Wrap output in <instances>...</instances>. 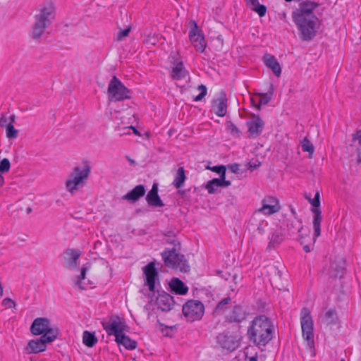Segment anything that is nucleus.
<instances>
[{"label": "nucleus", "mask_w": 361, "mask_h": 361, "mask_svg": "<svg viewBox=\"0 0 361 361\" xmlns=\"http://www.w3.org/2000/svg\"><path fill=\"white\" fill-rule=\"evenodd\" d=\"M319 6V4L304 1L299 4V7L292 13V18L299 31L300 38L302 41L312 40L316 35L318 18L313 11Z\"/></svg>", "instance_id": "nucleus-1"}, {"label": "nucleus", "mask_w": 361, "mask_h": 361, "mask_svg": "<svg viewBox=\"0 0 361 361\" xmlns=\"http://www.w3.org/2000/svg\"><path fill=\"white\" fill-rule=\"evenodd\" d=\"M274 327L272 322L265 315H259L247 329L249 340L258 348L264 347L274 337Z\"/></svg>", "instance_id": "nucleus-2"}, {"label": "nucleus", "mask_w": 361, "mask_h": 361, "mask_svg": "<svg viewBox=\"0 0 361 361\" xmlns=\"http://www.w3.org/2000/svg\"><path fill=\"white\" fill-rule=\"evenodd\" d=\"M56 8L51 1L43 4L39 13L34 16V23L30 32V37L38 40L44 34L46 28L49 27L55 18Z\"/></svg>", "instance_id": "nucleus-3"}, {"label": "nucleus", "mask_w": 361, "mask_h": 361, "mask_svg": "<svg viewBox=\"0 0 361 361\" xmlns=\"http://www.w3.org/2000/svg\"><path fill=\"white\" fill-rule=\"evenodd\" d=\"M90 172L91 167L87 161H84L81 165L75 166L65 182L66 190L71 194H74L86 184Z\"/></svg>", "instance_id": "nucleus-4"}, {"label": "nucleus", "mask_w": 361, "mask_h": 361, "mask_svg": "<svg viewBox=\"0 0 361 361\" xmlns=\"http://www.w3.org/2000/svg\"><path fill=\"white\" fill-rule=\"evenodd\" d=\"M180 248H165L161 252V257L164 265L170 269L179 271L182 273L189 272L190 267L184 255L180 253Z\"/></svg>", "instance_id": "nucleus-5"}, {"label": "nucleus", "mask_w": 361, "mask_h": 361, "mask_svg": "<svg viewBox=\"0 0 361 361\" xmlns=\"http://www.w3.org/2000/svg\"><path fill=\"white\" fill-rule=\"evenodd\" d=\"M102 325L106 334L109 336H114L116 339L129 330L125 319L116 314L111 315L108 320L102 321Z\"/></svg>", "instance_id": "nucleus-6"}, {"label": "nucleus", "mask_w": 361, "mask_h": 361, "mask_svg": "<svg viewBox=\"0 0 361 361\" xmlns=\"http://www.w3.org/2000/svg\"><path fill=\"white\" fill-rule=\"evenodd\" d=\"M300 323L303 338L307 341L310 348H314V324L310 311L303 307L300 313Z\"/></svg>", "instance_id": "nucleus-7"}, {"label": "nucleus", "mask_w": 361, "mask_h": 361, "mask_svg": "<svg viewBox=\"0 0 361 361\" xmlns=\"http://www.w3.org/2000/svg\"><path fill=\"white\" fill-rule=\"evenodd\" d=\"M109 99L111 102L130 99V90L116 77L113 76L108 85Z\"/></svg>", "instance_id": "nucleus-8"}, {"label": "nucleus", "mask_w": 361, "mask_h": 361, "mask_svg": "<svg viewBox=\"0 0 361 361\" xmlns=\"http://www.w3.org/2000/svg\"><path fill=\"white\" fill-rule=\"evenodd\" d=\"M183 314L190 322L200 319L204 312L203 304L195 300H190L182 307Z\"/></svg>", "instance_id": "nucleus-9"}, {"label": "nucleus", "mask_w": 361, "mask_h": 361, "mask_svg": "<svg viewBox=\"0 0 361 361\" xmlns=\"http://www.w3.org/2000/svg\"><path fill=\"white\" fill-rule=\"evenodd\" d=\"M190 23L191 28L189 32L190 40L192 44L194 46L195 49L197 51L202 53L204 52L207 46L204 35H202V32L199 30L197 24L195 20H192Z\"/></svg>", "instance_id": "nucleus-10"}, {"label": "nucleus", "mask_w": 361, "mask_h": 361, "mask_svg": "<svg viewBox=\"0 0 361 361\" xmlns=\"http://www.w3.org/2000/svg\"><path fill=\"white\" fill-rule=\"evenodd\" d=\"M145 279V285L147 286L150 292L155 291L156 281H159V274L157 270L155 262H151L142 268Z\"/></svg>", "instance_id": "nucleus-11"}, {"label": "nucleus", "mask_w": 361, "mask_h": 361, "mask_svg": "<svg viewBox=\"0 0 361 361\" xmlns=\"http://www.w3.org/2000/svg\"><path fill=\"white\" fill-rule=\"evenodd\" d=\"M156 305L164 312L170 311L177 305V302L174 300V298L169 293L162 291H158V295L156 299ZM178 305H180L178 304Z\"/></svg>", "instance_id": "nucleus-12"}, {"label": "nucleus", "mask_w": 361, "mask_h": 361, "mask_svg": "<svg viewBox=\"0 0 361 361\" xmlns=\"http://www.w3.org/2000/svg\"><path fill=\"white\" fill-rule=\"evenodd\" d=\"M217 343L224 349L228 351H233L239 346V341L235 336L228 333H221L216 336Z\"/></svg>", "instance_id": "nucleus-13"}, {"label": "nucleus", "mask_w": 361, "mask_h": 361, "mask_svg": "<svg viewBox=\"0 0 361 361\" xmlns=\"http://www.w3.org/2000/svg\"><path fill=\"white\" fill-rule=\"evenodd\" d=\"M251 117L252 119L247 121L246 125L248 128L250 137L255 138L262 133L264 128V122L258 115L252 114Z\"/></svg>", "instance_id": "nucleus-14"}, {"label": "nucleus", "mask_w": 361, "mask_h": 361, "mask_svg": "<svg viewBox=\"0 0 361 361\" xmlns=\"http://www.w3.org/2000/svg\"><path fill=\"white\" fill-rule=\"evenodd\" d=\"M279 209V201L272 196H268L262 200V207L257 212L265 215H271L278 212Z\"/></svg>", "instance_id": "nucleus-15"}, {"label": "nucleus", "mask_w": 361, "mask_h": 361, "mask_svg": "<svg viewBox=\"0 0 361 361\" xmlns=\"http://www.w3.org/2000/svg\"><path fill=\"white\" fill-rule=\"evenodd\" d=\"M212 106L214 113L219 117H223L227 112V98L224 91H221L216 99L212 101Z\"/></svg>", "instance_id": "nucleus-16"}, {"label": "nucleus", "mask_w": 361, "mask_h": 361, "mask_svg": "<svg viewBox=\"0 0 361 361\" xmlns=\"http://www.w3.org/2000/svg\"><path fill=\"white\" fill-rule=\"evenodd\" d=\"M49 326L50 320L49 319L46 317H38L33 321L30 326V331L33 335L42 336Z\"/></svg>", "instance_id": "nucleus-17"}, {"label": "nucleus", "mask_w": 361, "mask_h": 361, "mask_svg": "<svg viewBox=\"0 0 361 361\" xmlns=\"http://www.w3.org/2000/svg\"><path fill=\"white\" fill-rule=\"evenodd\" d=\"M47 344L42 337L30 340L25 348L27 354H36L44 352L47 349Z\"/></svg>", "instance_id": "nucleus-18"}, {"label": "nucleus", "mask_w": 361, "mask_h": 361, "mask_svg": "<svg viewBox=\"0 0 361 361\" xmlns=\"http://www.w3.org/2000/svg\"><path fill=\"white\" fill-rule=\"evenodd\" d=\"M158 185L154 183L151 190L148 192L146 196V201L149 206L154 207H161L164 206L163 201L161 200L158 194Z\"/></svg>", "instance_id": "nucleus-19"}, {"label": "nucleus", "mask_w": 361, "mask_h": 361, "mask_svg": "<svg viewBox=\"0 0 361 361\" xmlns=\"http://www.w3.org/2000/svg\"><path fill=\"white\" fill-rule=\"evenodd\" d=\"M80 255V252L74 249H67L63 253L66 267L69 269L77 267V261Z\"/></svg>", "instance_id": "nucleus-20"}, {"label": "nucleus", "mask_w": 361, "mask_h": 361, "mask_svg": "<svg viewBox=\"0 0 361 361\" xmlns=\"http://www.w3.org/2000/svg\"><path fill=\"white\" fill-rule=\"evenodd\" d=\"M146 190L143 185H137L130 192L122 197L123 200L135 202L145 195Z\"/></svg>", "instance_id": "nucleus-21"}, {"label": "nucleus", "mask_w": 361, "mask_h": 361, "mask_svg": "<svg viewBox=\"0 0 361 361\" xmlns=\"http://www.w3.org/2000/svg\"><path fill=\"white\" fill-rule=\"evenodd\" d=\"M231 185L230 180H226V178H213L209 180L204 188L207 190L209 194H214L219 187H228Z\"/></svg>", "instance_id": "nucleus-22"}, {"label": "nucleus", "mask_w": 361, "mask_h": 361, "mask_svg": "<svg viewBox=\"0 0 361 361\" xmlns=\"http://www.w3.org/2000/svg\"><path fill=\"white\" fill-rule=\"evenodd\" d=\"M313 213V228H314V238L313 244L314 243L316 238L321 234V222L322 220V212L319 208H312L311 209Z\"/></svg>", "instance_id": "nucleus-23"}, {"label": "nucleus", "mask_w": 361, "mask_h": 361, "mask_svg": "<svg viewBox=\"0 0 361 361\" xmlns=\"http://www.w3.org/2000/svg\"><path fill=\"white\" fill-rule=\"evenodd\" d=\"M263 59L264 64L272 71L276 76L279 77L281 74V67L276 58L271 54H267L264 56Z\"/></svg>", "instance_id": "nucleus-24"}, {"label": "nucleus", "mask_w": 361, "mask_h": 361, "mask_svg": "<svg viewBox=\"0 0 361 361\" xmlns=\"http://www.w3.org/2000/svg\"><path fill=\"white\" fill-rule=\"evenodd\" d=\"M245 319V314L240 305H235L229 314L226 316V319L229 322L240 323Z\"/></svg>", "instance_id": "nucleus-25"}, {"label": "nucleus", "mask_w": 361, "mask_h": 361, "mask_svg": "<svg viewBox=\"0 0 361 361\" xmlns=\"http://www.w3.org/2000/svg\"><path fill=\"white\" fill-rule=\"evenodd\" d=\"M269 242L267 245V250L274 249L279 246L283 240V235L281 228H276L273 231L271 236L269 237Z\"/></svg>", "instance_id": "nucleus-26"}, {"label": "nucleus", "mask_w": 361, "mask_h": 361, "mask_svg": "<svg viewBox=\"0 0 361 361\" xmlns=\"http://www.w3.org/2000/svg\"><path fill=\"white\" fill-rule=\"evenodd\" d=\"M169 286L171 290L178 295H185L188 291V288L178 278H173Z\"/></svg>", "instance_id": "nucleus-27"}, {"label": "nucleus", "mask_w": 361, "mask_h": 361, "mask_svg": "<svg viewBox=\"0 0 361 361\" xmlns=\"http://www.w3.org/2000/svg\"><path fill=\"white\" fill-rule=\"evenodd\" d=\"M188 74L182 61L174 62V66L172 68L171 77L175 80L184 78Z\"/></svg>", "instance_id": "nucleus-28"}, {"label": "nucleus", "mask_w": 361, "mask_h": 361, "mask_svg": "<svg viewBox=\"0 0 361 361\" xmlns=\"http://www.w3.org/2000/svg\"><path fill=\"white\" fill-rule=\"evenodd\" d=\"M115 341L118 345H122L128 350H134L137 348V342L125 335V334L120 336Z\"/></svg>", "instance_id": "nucleus-29"}, {"label": "nucleus", "mask_w": 361, "mask_h": 361, "mask_svg": "<svg viewBox=\"0 0 361 361\" xmlns=\"http://www.w3.org/2000/svg\"><path fill=\"white\" fill-rule=\"evenodd\" d=\"M274 91V87L273 84H270L269 89L266 93H260L259 96V102L258 105H255V106L259 110L260 106L262 105H265L269 102V101L271 99Z\"/></svg>", "instance_id": "nucleus-30"}, {"label": "nucleus", "mask_w": 361, "mask_h": 361, "mask_svg": "<svg viewBox=\"0 0 361 361\" xmlns=\"http://www.w3.org/2000/svg\"><path fill=\"white\" fill-rule=\"evenodd\" d=\"M186 180L185 171L183 167H179L175 174L173 185L180 189L184 184Z\"/></svg>", "instance_id": "nucleus-31"}, {"label": "nucleus", "mask_w": 361, "mask_h": 361, "mask_svg": "<svg viewBox=\"0 0 361 361\" xmlns=\"http://www.w3.org/2000/svg\"><path fill=\"white\" fill-rule=\"evenodd\" d=\"M248 7L253 11L256 12L260 17L265 16L267 13V7L260 4L258 0H249L247 1Z\"/></svg>", "instance_id": "nucleus-32"}, {"label": "nucleus", "mask_w": 361, "mask_h": 361, "mask_svg": "<svg viewBox=\"0 0 361 361\" xmlns=\"http://www.w3.org/2000/svg\"><path fill=\"white\" fill-rule=\"evenodd\" d=\"M59 335V329L57 327H51V326H49L41 337H42L46 343H49L56 339Z\"/></svg>", "instance_id": "nucleus-33"}, {"label": "nucleus", "mask_w": 361, "mask_h": 361, "mask_svg": "<svg viewBox=\"0 0 361 361\" xmlns=\"http://www.w3.org/2000/svg\"><path fill=\"white\" fill-rule=\"evenodd\" d=\"M231 298L230 297L224 298L218 302V304L216 305V307L214 310L213 313L215 315L222 314L228 308V305L231 303Z\"/></svg>", "instance_id": "nucleus-34"}, {"label": "nucleus", "mask_w": 361, "mask_h": 361, "mask_svg": "<svg viewBox=\"0 0 361 361\" xmlns=\"http://www.w3.org/2000/svg\"><path fill=\"white\" fill-rule=\"evenodd\" d=\"M82 342L86 346L92 348L97 343V338L94 333L85 331L82 334Z\"/></svg>", "instance_id": "nucleus-35"}, {"label": "nucleus", "mask_w": 361, "mask_h": 361, "mask_svg": "<svg viewBox=\"0 0 361 361\" xmlns=\"http://www.w3.org/2000/svg\"><path fill=\"white\" fill-rule=\"evenodd\" d=\"M16 116L15 115L11 116V121H9V125L7 128H6V136L9 139H14L18 137V132L13 127V123L15 122Z\"/></svg>", "instance_id": "nucleus-36"}, {"label": "nucleus", "mask_w": 361, "mask_h": 361, "mask_svg": "<svg viewBox=\"0 0 361 361\" xmlns=\"http://www.w3.org/2000/svg\"><path fill=\"white\" fill-rule=\"evenodd\" d=\"M331 271L330 274L335 278H341L344 274L345 267L343 265H338L336 262H333L331 265Z\"/></svg>", "instance_id": "nucleus-37"}, {"label": "nucleus", "mask_w": 361, "mask_h": 361, "mask_svg": "<svg viewBox=\"0 0 361 361\" xmlns=\"http://www.w3.org/2000/svg\"><path fill=\"white\" fill-rule=\"evenodd\" d=\"M337 319V314L334 309L329 310L324 314V322L327 325L336 324Z\"/></svg>", "instance_id": "nucleus-38"}, {"label": "nucleus", "mask_w": 361, "mask_h": 361, "mask_svg": "<svg viewBox=\"0 0 361 361\" xmlns=\"http://www.w3.org/2000/svg\"><path fill=\"white\" fill-rule=\"evenodd\" d=\"M300 145L302 147V149L304 152H307L310 154V157L312 156V154L314 153V147L312 143L309 140V139L305 137L301 142Z\"/></svg>", "instance_id": "nucleus-39"}, {"label": "nucleus", "mask_w": 361, "mask_h": 361, "mask_svg": "<svg viewBox=\"0 0 361 361\" xmlns=\"http://www.w3.org/2000/svg\"><path fill=\"white\" fill-rule=\"evenodd\" d=\"M226 128L231 134V135L240 137L242 135L241 131L237 128V126L231 121L226 122Z\"/></svg>", "instance_id": "nucleus-40"}, {"label": "nucleus", "mask_w": 361, "mask_h": 361, "mask_svg": "<svg viewBox=\"0 0 361 361\" xmlns=\"http://www.w3.org/2000/svg\"><path fill=\"white\" fill-rule=\"evenodd\" d=\"M87 269L86 267H82L80 274L78 276V279L75 281V285L81 290H85L86 288L83 286L82 281L85 279V275Z\"/></svg>", "instance_id": "nucleus-41"}, {"label": "nucleus", "mask_w": 361, "mask_h": 361, "mask_svg": "<svg viewBox=\"0 0 361 361\" xmlns=\"http://www.w3.org/2000/svg\"><path fill=\"white\" fill-rule=\"evenodd\" d=\"M210 171L215 172L219 175V178H226V167L224 165H218L213 167H207Z\"/></svg>", "instance_id": "nucleus-42"}, {"label": "nucleus", "mask_w": 361, "mask_h": 361, "mask_svg": "<svg viewBox=\"0 0 361 361\" xmlns=\"http://www.w3.org/2000/svg\"><path fill=\"white\" fill-rule=\"evenodd\" d=\"M159 42V37L156 35H147L143 39V43L146 45H156Z\"/></svg>", "instance_id": "nucleus-43"}, {"label": "nucleus", "mask_w": 361, "mask_h": 361, "mask_svg": "<svg viewBox=\"0 0 361 361\" xmlns=\"http://www.w3.org/2000/svg\"><path fill=\"white\" fill-rule=\"evenodd\" d=\"M296 224H298V226H295L294 222L292 221L291 223H290L287 225L288 230L290 235L294 234L296 232H298V233L301 232V230L302 229V226L301 224L296 222Z\"/></svg>", "instance_id": "nucleus-44"}, {"label": "nucleus", "mask_w": 361, "mask_h": 361, "mask_svg": "<svg viewBox=\"0 0 361 361\" xmlns=\"http://www.w3.org/2000/svg\"><path fill=\"white\" fill-rule=\"evenodd\" d=\"M312 205L313 208H319L320 207V195L319 192L315 193L314 197L312 199L310 197H305Z\"/></svg>", "instance_id": "nucleus-45"}, {"label": "nucleus", "mask_w": 361, "mask_h": 361, "mask_svg": "<svg viewBox=\"0 0 361 361\" xmlns=\"http://www.w3.org/2000/svg\"><path fill=\"white\" fill-rule=\"evenodd\" d=\"M10 168L11 164L10 161L8 159L4 158L0 161V172L1 173H5L9 171Z\"/></svg>", "instance_id": "nucleus-46"}, {"label": "nucleus", "mask_w": 361, "mask_h": 361, "mask_svg": "<svg viewBox=\"0 0 361 361\" xmlns=\"http://www.w3.org/2000/svg\"><path fill=\"white\" fill-rule=\"evenodd\" d=\"M197 89L200 91V93L194 98V101L195 102L201 101L207 92V87L204 85H200Z\"/></svg>", "instance_id": "nucleus-47"}, {"label": "nucleus", "mask_w": 361, "mask_h": 361, "mask_svg": "<svg viewBox=\"0 0 361 361\" xmlns=\"http://www.w3.org/2000/svg\"><path fill=\"white\" fill-rule=\"evenodd\" d=\"M130 30V26L128 27L124 30H121L117 34L116 40L121 41L124 37H127L129 35Z\"/></svg>", "instance_id": "nucleus-48"}, {"label": "nucleus", "mask_w": 361, "mask_h": 361, "mask_svg": "<svg viewBox=\"0 0 361 361\" xmlns=\"http://www.w3.org/2000/svg\"><path fill=\"white\" fill-rule=\"evenodd\" d=\"M2 305L6 308H14L16 307V302L10 298H6L2 301Z\"/></svg>", "instance_id": "nucleus-49"}, {"label": "nucleus", "mask_w": 361, "mask_h": 361, "mask_svg": "<svg viewBox=\"0 0 361 361\" xmlns=\"http://www.w3.org/2000/svg\"><path fill=\"white\" fill-rule=\"evenodd\" d=\"M11 121V116L7 117L4 114H2L0 117V126L1 128H7Z\"/></svg>", "instance_id": "nucleus-50"}, {"label": "nucleus", "mask_w": 361, "mask_h": 361, "mask_svg": "<svg viewBox=\"0 0 361 361\" xmlns=\"http://www.w3.org/2000/svg\"><path fill=\"white\" fill-rule=\"evenodd\" d=\"M166 243L168 244L173 245V247H181L180 243L176 239V238H167L166 240Z\"/></svg>", "instance_id": "nucleus-51"}, {"label": "nucleus", "mask_w": 361, "mask_h": 361, "mask_svg": "<svg viewBox=\"0 0 361 361\" xmlns=\"http://www.w3.org/2000/svg\"><path fill=\"white\" fill-rule=\"evenodd\" d=\"M229 170L234 173H237L239 171V164H233L228 166Z\"/></svg>", "instance_id": "nucleus-52"}, {"label": "nucleus", "mask_w": 361, "mask_h": 361, "mask_svg": "<svg viewBox=\"0 0 361 361\" xmlns=\"http://www.w3.org/2000/svg\"><path fill=\"white\" fill-rule=\"evenodd\" d=\"M353 140H358L359 145H361V130H357V132L353 135Z\"/></svg>", "instance_id": "nucleus-53"}, {"label": "nucleus", "mask_w": 361, "mask_h": 361, "mask_svg": "<svg viewBox=\"0 0 361 361\" xmlns=\"http://www.w3.org/2000/svg\"><path fill=\"white\" fill-rule=\"evenodd\" d=\"M303 250L305 252H310L312 250V247L310 245H304Z\"/></svg>", "instance_id": "nucleus-54"}, {"label": "nucleus", "mask_w": 361, "mask_h": 361, "mask_svg": "<svg viewBox=\"0 0 361 361\" xmlns=\"http://www.w3.org/2000/svg\"><path fill=\"white\" fill-rule=\"evenodd\" d=\"M164 235L167 238H176L175 235H174V233L173 231H168L167 233H164Z\"/></svg>", "instance_id": "nucleus-55"}, {"label": "nucleus", "mask_w": 361, "mask_h": 361, "mask_svg": "<svg viewBox=\"0 0 361 361\" xmlns=\"http://www.w3.org/2000/svg\"><path fill=\"white\" fill-rule=\"evenodd\" d=\"M258 359H257V356L255 355V356H252V357H247L246 358V361H257Z\"/></svg>", "instance_id": "nucleus-56"}, {"label": "nucleus", "mask_w": 361, "mask_h": 361, "mask_svg": "<svg viewBox=\"0 0 361 361\" xmlns=\"http://www.w3.org/2000/svg\"><path fill=\"white\" fill-rule=\"evenodd\" d=\"M178 192L180 195H181L182 197H184L186 193V190H179Z\"/></svg>", "instance_id": "nucleus-57"}, {"label": "nucleus", "mask_w": 361, "mask_h": 361, "mask_svg": "<svg viewBox=\"0 0 361 361\" xmlns=\"http://www.w3.org/2000/svg\"><path fill=\"white\" fill-rule=\"evenodd\" d=\"M128 128L133 129V132H134V133H135V135H139V134H140V133H139V132H138V130H137L135 127H133V126H129V127H128Z\"/></svg>", "instance_id": "nucleus-58"}, {"label": "nucleus", "mask_w": 361, "mask_h": 361, "mask_svg": "<svg viewBox=\"0 0 361 361\" xmlns=\"http://www.w3.org/2000/svg\"><path fill=\"white\" fill-rule=\"evenodd\" d=\"M4 183V178L3 176L0 173V187H1Z\"/></svg>", "instance_id": "nucleus-59"}, {"label": "nucleus", "mask_w": 361, "mask_h": 361, "mask_svg": "<svg viewBox=\"0 0 361 361\" xmlns=\"http://www.w3.org/2000/svg\"><path fill=\"white\" fill-rule=\"evenodd\" d=\"M259 164L257 165L255 164H249V168L251 169H256Z\"/></svg>", "instance_id": "nucleus-60"}, {"label": "nucleus", "mask_w": 361, "mask_h": 361, "mask_svg": "<svg viewBox=\"0 0 361 361\" xmlns=\"http://www.w3.org/2000/svg\"><path fill=\"white\" fill-rule=\"evenodd\" d=\"M128 160L131 165H134L135 164V161L133 159H130V157H128Z\"/></svg>", "instance_id": "nucleus-61"}, {"label": "nucleus", "mask_w": 361, "mask_h": 361, "mask_svg": "<svg viewBox=\"0 0 361 361\" xmlns=\"http://www.w3.org/2000/svg\"><path fill=\"white\" fill-rule=\"evenodd\" d=\"M299 240H300V244H301V245H303V244H304V243H305V242H304V240H303V237H302V235H300V239H299Z\"/></svg>", "instance_id": "nucleus-62"}, {"label": "nucleus", "mask_w": 361, "mask_h": 361, "mask_svg": "<svg viewBox=\"0 0 361 361\" xmlns=\"http://www.w3.org/2000/svg\"><path fill=\"white\" fill-rule=\"evenodd\" d=\"M31 211H32V209H31V208L28 207V208L27 209V213H28V214H29V213H30V212H31Z\"/></svg>", "instance_id": "nucleus-63"}, {"label": "nucleus", "mask_w": 361, "mask_h": 361, "mask_svg": "<svg viewBox=\"0 0 361 361\" xmlns=\"http://www.w3.org/2000/svg\"><path fill=\"white\" fill-rule=\"evenodd\" d=\"M237 277H238V276H237L236 274H235V275L233 276V280H234V281L237 280Z\"/></svg>", "instance_id": "nucleus-64"}]
</instances>
